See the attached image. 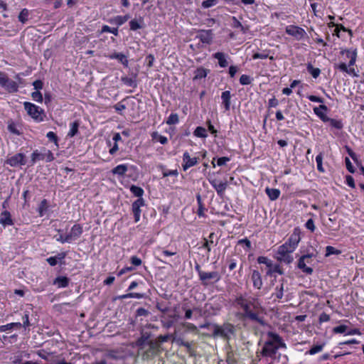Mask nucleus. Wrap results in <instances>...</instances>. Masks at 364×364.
<instances>
[{
	"instance_id": "obj_9",
	"label": "nucleus",
	"mask_w": 364,
	"mask_h": 364,
	"mask_svg": "<svg viewBox=\"0 0 364 364\" xmlns=\"http://www.w3.org/2000/svg\"><path fill=\"white\" fill-rule=\"evenodd\" d=\"M0 86L10 93L17 92L18 89V85L16 82L9 79L8 76L3 73H0Z\"/></svg>"
},
{
	"instance_id": "obj_46",
	"label": "nucleus",
	"mask_w": 364,
	"mask_h": 364,
	"mask_svg": "<svg viewBox=\"0 0 364 364\" xmlns=\"http://www.w3.org/2000/svg\"><path fill=\"white\" fill-rule=\"evenodd\" d=\"M105 32L111 33L116 36H118L119 33L117 28H111L109 26L104 25L102 28L101 33Z\"/></svg>"
},
{
	"instance_id": "obj_19",
	"label": "nucleus",
	"mask_w": 364,
	"mask_h": 364,
	"mask_svg": "<svg viewBox=\"0 0 364 364\" xmlns=\"http://www.w3.org/2000/svg\"><path fill=\"white\" fill-rule=\"evenodd\" d=\"M0 224L4 227L14 225L13 220L9 211L4 210L0 215Z\"/></svg>"
},
{
	"instance_id": "obj_15",
	"label": "nucleus",
	"mask_w": 364,
	"mask_h": 364,
	"mask_svg": "<svg viewBox=\"0 0 364 364\" xmlns=\"http://www.w3.org/2000/svg\"><path fill=\"white\" fill-rule=\"evenodd\" d=\"M208 181L212 185V186L215 189L217 193L220 196H222L228 186L226 181H219L216 178H209Z\"/></svg>"
},
{
	"instance_id": "obj_4",
	"label": "nucleus",
	"mask_w": 364,
	"mask_h": 364,
	"mask_svg": "<svg viewBox=\"0 0 364 364\" xmlns=\"http://www.w3.org/2000/svg\"><path fill=\"white\" fill-rule=\"evenodd\" d=\"M342 53L346 54V57L350 59L348 65H347L345 63H340L334 65L335 69H338L341 72L346 73L353 77H358V75L355 71V68H351L353 66L356 62L357 58V50H346L342 51Z\"/></svg>"
},
{
	"instance_id": "obj_39",
	"label": "nucleus",
	"mask_w": 364,
	"mask_h": 364,
	"mask_svg": "<svg viewBox=\"0 0 364 364\" xmlns=\"http://www.w3.org/2000/svg\"><path fill=\"white\" fill-rule=\"evenodd\" d=\"M151 137L153 139L159 141L161 144H166L168 142L166 136H162L156 132L152 133Z\"/></svg>"
},
{
	"instance_id": "obj_42",
	"label": "nucleus",
	"mask_w": 364,
	"mask_h": 364,
	"mask_svg": "<svg viewBox=\"0 0 364 364\" xmlns=\"http://www.w3.org/2000/svg\"><path fill=\"white\" fill-rule=\"evenodd\" d=\"M194 135L198 137L205 138L207 137V131L202 127H198L194 131Z\"/></svg>"
},
{
	"instance_id": "obj_34",
	"label": "nucleus",
	"mask_w": 364,
	"mask_h": 364,
	"mask_svg": "<svg viewBox=\"0 0 364 364\" xmlns=\"http://www.w3.org/2000/svg\"><path fill=\"white\" fill-rule=\"evenodd\" d=\"M29 16V11L27 9H23L18 14V18L20 22L25 23L27 22Z\"/></svg>"
},
{
	"instance_id": "obj_64",
	"label": "nucleus",
	"mask_w": 364,
	"mask_h": 364,
	"mask_svg": "<svg viewBox=\"0 0 364 364\" xmlns=\"http://www.w3.org/2000/svg\"><path fill=\"white\" fill-rule=\"evenodd\" d=\"M33 85L36 91H39L43 88V83L41 80H37L33 82Z\"/></svg>"
},
{
	"instance_id": "obj_41",
	"label": "nucleus",
	"mask_w": 364,
	"mask_h": 364,
	"mask_svg": "<svg viewBox=\"0 0 364 364\" xmlns=\"http://www.w3.org/2000/svg\"><path fill=\"white\" fill-rule=\"evenodd\" d=\"M34 353H36L40 358H41L42 359L46 360V361L50 360V356L52 355V353H48L44 350H39L35 351Z\"/></svg>"
},
{
	"instance_id": "obj_48",
	"label": "nucleus",
	"mask_w": 364,
	"mask_h": 364,
	"mask_svg": "<svg viewBox=\"0 0 364 364\" xmlns=\"http://www.w3.org/2000/svg\"><path fill=\"white\" fill-rule=\"evenodd\" d=\"M144 295L143 294L140 293H129L126 294H123L119 296L120 299H127V298H135V299H141L143 298Z\"/></svg>"
},
{
	"instance_id": "obj_24",
	"label": "nucleus",
	"mask_w": 364,
	"mask_h": 364,
	"mask_svg": "<svg viewBox=\"0 0 364 364\" xmlns=\"http://www.w3.org/2000/svg\"><path fill=\"white\" fill-rule=\"evenodd\" d=\"M66 257L65 252H60L54 257H50L47 258V262L50 266H55L57 264L58 261L63 260Z\"/></svg>"
},
{
	"instance_id": "obj_1",
	"label": "nucleus",
	"mask_w": 364,
	"mask_h": 364,
	"mask_svg": "<svg viewBox=\"0 0 364 364\" xmlns=\"http://www.w3.org/2000/svg\"><path fill=\"white\" fill-rule=\"evenodd\" d=\"M300 239L299 231L295 229L287 241L278 247L277 259L286 264L291 263L294 260L291 254L297 247Z\"/></svg>"
},
{
	"instance_id": "obj_38",
	"label": "nucleus",
	"mask_w": 364,
	"mask_h": 364,
	"mask_svg": "<svg viewBox=\"0 0 364 364\" xmlns=\"http://www.w3.org/2000/svg\"><path fill=\"white\" fill-rule=\"evenodd\" d=\"M325 346V343H322L320 345H316L311 348V349L306 353V354L309 355H315L318 353H320L323 350V347Z\"/></svg>"
},
{
	"instance_id": "obj_63",
	"label": "nucleus",
	"mask_w": 364,
	"mask_h": 364,
	"mask_svg": "<svg viewBox=\"0 0 364 364\" xmlns=\"http://www.w3.org/2000/svg\"><path fill=\"white\" fill-rule=\"evenodd\" d=\"M306 228L309 230H310L311 232H314L315 230V225L314 222L312 219H309L307 222L306 223Z\"/></svg>"
},
{
	"instance_id": "obj_37",
	"label": "nucleus",
	"mask_w": 364,
	"mask_h": 364,
	"mask_svg": "<svg viewBox=\"0 0 364 364\" xmlns=\"http://www.w3.org/2000/svg\"><path fill=\"white\" fill-rule=\"evenodd\" d=\"M79 123L77 121L73 122L70 124V129L68 134V136L73 137L77 134L78 132Z\"/></svg>"
},
{
	"instance_id": "obj_16",
	"label": "nucleus",
	"mask_w": 364,
	"mask_h": 364,
	"mask_svg": "<svg viewBox=\"0 0 364 364\" xmlns=\"http://www.w3.org/2000/svg\"><path fill=\"white\" fill-rule=\"evenodd\" d=\"M82 227L80 224L74 225L69 233L67 234L70 243L77 240L82 234Z\"/></svg>"
},
{
	"instance_id": "obj_57",
	"label": "nucleus",
	"mask_w": 364,
	"mask_h": 364,
	"mask_svg": "<svg viewBox=\"0 0 364 364\" xmlns=\"http://www.w3.org/2000/svg\"><path fill=\"white\" fill-rule=\"evenodd\" d=\"M46 136L50 141H53L58 146V136L53 132H48Z\"/></svg>"
},
{
	"instance_id": "obj_62",
	"label": "nucleus",
	"mask_w": 364,
	"mask_h": 364,
	"mask_svg": "<svg viewBox=\"0 0 364 364\" xmlns=\"http://www.w3.org/2000/svg\"><path fill=\"white\" fill-rule=\"evenodd\" d=\"M130 260L134 266L138 267L141 264V259L136 256H132Z\"/></svg>"
},
{
	"instance_id": "obj_20",
	"label": "nucleus",
	"mask_w": 364,
	"mask_h": 364,
	"mask_svg": "<svg viewBox=\"0 0 364 364\" xmlns=\"http://www.w3.org/2000/svg\"><path fill=\"white\" fill-rule=\"evenodd\" d=\"M251 280L253 286L257 289H260L262 287V280L261 274L257 270H253L251 274Z\"/></svg>"
},
{
	"instance_id": "obj_3",
	"label": "nucleus",
	"mask_w": 364,
	"mask_h": 364,
	"mask_svg": "<svg viewBox=\"0 0 364 364\" xmlns=\"http://www.w3.org/2000/svg\"><path fill=\"white\" fill-rule=\"evenodd\" d=\"M268 340L264 343L262 350V355L264 357L272 358L280 348H286V344L282 341L279 335L272 332L267 334Z\"/></svg>"
},
{
	"instance_id": "obj_60",
	"label": "nucleus",
	"mask_w": 364,
	"mask_h": 364,
	"mask_svg": "<svg viewBox=\"0 0 364 364\" xmlns=\"http://www.w3.org/2000/svg\"><path fill=\"white\" fill-rule=\"evenodd\" d=\"M283 290H284L283 284H281L279 288L278 287H277L275 296L277 299H280L283 297Z\"/></svg>"
},
{
	"instance_id": "obj_5",
	"label": "nucleus",
	"mask_w": 364,
	"mask_h": 364,
	"mask_svg": "<svg viewBox=\"0 0 364 364\" xmlns=\"http://www.w3.org/2000/svg\"><path fill=\"white\" fill-rule=\"evenodd\" d=\"M23 107L27 114L36 122H41L46 117L44 110L38 106L29 102H25Z\"/></svg>"
},
{
	"instance_id": "obj_14",
	"label": "nucleus",
	"mask_w": 364,
	"mask_h": 364,
	"mask_svg": "<svg viewBox=\"0 0 364 364\" xmlns=\"http://www.w3.org/2000/svg\"><path fill=\"white\" fill-rule=\"evenodd\" d=\"M145 205L144 198H138L132 205V210L134 214V221L139 222L141 217V207Z\"/></svg>"
},
{
	"instance_id": "obj_13",
	"label": "nucleus",
	"mask_w": 364,
	"mask_h": 364,
	"mask_svg": "<svg viewBox=\"0 0 364 364\" xmlns=\"http://www.w3.org/2000/svg\"><path fill=\"white\" fill-rule=\"evenodd\" d=\"M6 163L12 167L24 165L26 164L25 156L21 153L16 154L14 156L8 157Z\"/></svg>"
},
{
	"instance_id": "obj_47",
	"label": "nucleus",
	"mask_w": 364,
	"mask_h": 364,
	"mask_svg": "<svg viewBox=\"0 0 364 364\" xmlns=\"http://www.w3.org/2000/svg\"><path fill=\"white\" fill-rule=\"evenodd\" d=\"M178 121L179 119L177 114H171L166 120V124L169 125L176 124Z\"/></svg>"
},
{
	"instance_id": "obj_30",
	"label": "nucleus",
	"mask_w": 364,
	"mask_h": 364,
	"mask_svg": "<svg viewBox=\"0 0 364 364\" xmlns=\"http://www.w3.org/2000/svg\"><path fill=\"white\" fill-rule=\"evenodd\" d=\"M19 127V125L13 121H9L8 122V130L13 134L17 136L21 135V132Z\"/></svg>"
},
{
	"instance_id": "obj_7",
	"label": "nucleus",
	"mask_w": 364,
	"mask_h": 364,
	"mask_svg": "<svg viewBox=\"0 0 364 364\" xmlns=\"http://www.w3.org/2000/svg\"><path fill=\"white\" fill-rule=\"evenodd\" d=\"M235 304L244 310V314H247L248 311L252 309V308L254 310H258L262 308L259 300L256 298L247 299L240 296L235 299Z\"/></svg>"
},
{
	"instance_id": "obj_43",
	"label": "nucleus",
	"mask_w": 364,
	"mask_h": 364,
	"mask_svg": "<svg viewBox=\"0 0 364 364\" xmlns=\"http://www.w3.org/2000/svg\"><path fill=\"white\" fill-rule=\"evenodd\" d=\"M322 161H323V154L322 153H320L318 154L316 157V162L317 165V169L321 173H323L325 171L323 165H322Z\"/></svg>"
},
{
	"instance_id": "obj_8",
	"label": "nucleus",
	"mask_w": 364,
	"mask_h": 364,
	"mask_svg": "<svg viewBox=\"0 0 364 364\" xmlns=\"http://www.w3.org/2000/svg\"><path fill=\"white\" fill-rule=\"evenodd\" d=\"M235 333V326L231 323H225L223 326H217L213 331L214 336L230 339Z\"/></svg>"
},
{
	"instance_id": "obj_6",
	"label": "nucleus",
	"mask_w": 364,
	"mask_h": 364,
	"mask_svg": "<svg viewBox=\"0 0 364 364\" xmlns=\"http://www.w3.org/2000/svg\"><path fill=\"white\" fill-rule=\"evenodd\" d=\"M235 304L244 310V314H247L248 311L252 309V308L254 310H258L262 308L259 300L256 298L247 299L240 296L235 299Z\"/></svg>"
},
{
	"instance_id": "obj_51",
	"label": "nucleus",
	"mask_w": 364,
	"mask_h": 364,
	"mask_svg": "<svg viewBox=\"0 0 364 364\" xmlns=\"http://www.w3.org/2000/svg\"><path fill=\"white\" fill-rule=\"evenodd\" d=\"M43 160H46L47 162L53 161V154L49 150L46 151L45 153H43Z\"/></svg>"
},
{
	"instance_id": "obj_54",
	"label": "nucleus",
	"mask_w": 364,
	"mask_h": 364,
	"mask_svg": "<svg viewBox=\"0 0 364 364\" xmlns=\"http://www.w3.org/2000/svg\"><path fill=\"white\" fill-rule=\"evenodd\" d=\"M348 329V326L346 325H340L338 326H336L333 329V332L335 333H343L346 331Z\"/></svg>"
},
{
	"instance_id": "obj_59",
	"label": "nucleus",
	"mask_w": 364,
	"mask_h": 364,
	"mask_svg": "<svg viewBox=\"0 0 364 364\" xmlns=\"http://www.w3.org/2000/svg\"><path fill=\"white\" fill-rule=\"evenodd\" d=\"M159 252H160V255H163L165 257H171V256H173L176 254V252H171V251L163 250L161 248L159 249Z\"/></svg>"
},
{
	"instance_id": "obj_33",
	"label": "nucleus",
	"mask_w": 364,
	"mask_h": 364,
	"mask_svg": "<svg viewBox=\"0 0 364 364\" xmlns=\"http://www.w3.org/2000/svg\"><path fill=\"white\" fill-rule=\"evenodd\" d=\"M208 71L203 68H198L195 71L194 80H200L205 78L207 76Z\"/></svg>"
},
{
	"instance_id": "obj_55",
	"label": "nucleus",
	"mask_w": 364,
	"mask_h": 364,
	"mask_svg": "<svg viewBox=\"0 0 364 364\" xmlns=\"http://www.w3.org/2000/svg\"><path fill=\"white\" fill-rule=\"evenodd\" d=\"M217 2V0H205L202 3V6L205 9H208L215 6Z\"/></svg>"
},
{
	"instance_id": "obj_53",
	"label": "nucleus",
	"mask_w": 364,
	"mask_h": 364,
	"mask_svg": "<svg viewBox=\"0 0 364 364\" xmlns=\"http://www.w3.org/2000/svg\"><path fill=\"white\" fill-rule=\"evenodd\" d=\"M31 97L33 100H35L38 102H43V96L40 91H35V92H32Z\"/></svg>"
},
{
	"instance_id": "obj_44",
	"label": "nucleus",
	"mask_w": 364,
	"mask_h": 364,
	"mask_svg": "<svg viewBox=\"0 0 364 364\" xmlns=\"http://www.w3.org/2000/svg\"><path fill=\"white\" fill-rule=\"evenodd\" d=\"M109 22L112 24H115L117 26H120L124 23L122 16H117L109 20Z\"/></svg>"
},
{
	"instance_id": "obj_23",
	"label": "nucleus",
	"mask_w": 364,
	"mask_h": 364,
	"mask_svg": "<svg viewBox=\"0 0 364 364\" xmlns=\"http://www.w3.org/2000/svg\"><path fill=\"white\" fill-rule=\"evenodd\" d=\"M198 36L202 43H210L213 39V33L211 30L202 31Z\"/></svg>"
},
{
	"instance_id": "obj_21",
	"label": "nucleus",
	"mask_w": 364,
	"mask_h": 364,
	"mask_svg": "<svg viewBox=\"0 0 364 364\" xmlns=\"http://www.w3.org/2000/svg\"><path fill=\"white\" fill-rule=\"evenodd\" d=\"M328 108L326 105H321L318 107L314 108V113L323 121V122H327L329 119V117H328L326 114V112H327Z\"/></svg>"
},
{
	"instance_id": "obj_40",
	"label": "nucleus",
	"mask_w": 364,
	"mask_h": 364,
	"mask_svg": "<svg viewBox=\"0 0 364 364\" xmlns=\"http://www.w3.org/2000/svg\"><path fill=\"white\" fill-rule=\"evenodd\" d=\"M14 326L21 327V323L20 322L10 323L6 325L0 326V331H6L12 329Z\"/></svg>"
},
{
	"instance_id": "obj_52",
	"label": "nucleus",
	"mask_w": 364,
	"mask_h": 364,
	"mask_svg": "<svg viewBox=\"0 0 364 364\" xmlns=\"http://www.w3.org/2000/svg\"><path fill=\"white\" fill-rule=\"evenodd\" d=\"M326 257L330 256L331 255H338L341 252L339 250L335 249L332 246H327L326 247Z\"/></svg>"
},
{
	"instance_id": "obj_32",
	"label": "nucleus",
	"mask_w": 364,
	"mask_h": 364,
	"mask_svg": "<svg viewBox=\"0 0 364 364\" xmlns=\"http://www.w3.org/2000/svg\"><path fill=\"white\" fill-rule=\"evenodd\" d=\"M130 191L134 195V196L138 197L139 198H143L142 196L144 195V191L141 187L132 185L130 187Z\"/></svg>"
},
{
	"instance_id": "obj_36",
	"label": "nucleus",
	"mask_w": 364,
	"mask_h": 364,
	"mask_svg": "<svg viewBox=\"0 0 364 364\" xmlns=\"http://www.w3.org/2000/svg\"><path fill=\"white\" fill-rule=\"evenodd\" d=\"M307 70L314 78H317L321 73V70L319 68H314L313 65L311 64L307 65Z\"/></svg>"
},
{
	"instance_id": "obj_26",
	"label": "nucleus",
	"mask_w": 364,
	"mask_h": 364,
	"mask_svg": "<svg viewBox=\"0 0 364 364\" xmlns=\"http://www.w3.org/2000/svg\"><path fill=\"white\" fill-rule=\"evenodd\" d=\"M214 58L218 60V64L221 68H225L228 66V61L225 58V55L223 53L218 52L213 55Z\"/></svg>"
},
{
	"instance_id": "obj_18",
	"label": "nucleus",
	"mask_w": 364,
	"mask_h": 364,
	"mask_svg": "<svg viewBox=\"0 0 364 364\" xmlns=\"http://www.w3.org/2000/svg\"><path fill=\"white\" fill-rule=\"evenodd\" d=\"M109 59H116L120 63H122L124 67H128L129 65V61L127 60V57L122 53H113L109 55H105Z\"/></svg>"
},
{
	"instance_id": "obj_61",
	"label": "nucleus",
	"mask_w": 364,
	"mask_h": 364,
	"mask_svg": "<svg viewBox=\"0 0 364 364\" xmlns=\"http://www.w3.org/2000/svg\"><path fill=\"white\" fill-rule=\"evenodd\" d=\"M232 26L233 28H240V29H241V28H242V29L243 28V27H242V26L241 23H240V22L237 19V18H236V17L232 16Z\"/></svg>"
},
{
	"instance_id": "obj_27",
	"label": "nucleus",
	"mask_w": 364,
	"mask_h": 364,
	"mask_svg": "<svg viewBox=\"0 0 364 364\" xmlns=\"http://www.w3.org/2000/svg\"><path fill=\"white\" fill-rule=\"evenodd\" d=\"M265 192L271 200H277L280 196V191L277 188H267Z\"/></svg>"
},
{
	"instance_id": "obj_22",
	"label": "nucleus",
	"mask_w": 364,
	"mask_h": 364,
	"mask_svg": "<svg viewBox=\"0 0 364 364\" xmlns=\"http://www.w3.org/2000/svg\"><path fill=\"white\" fill-rule=\"evenodd\" d=\"M258 310H255L256 312H252V309L248 311L247 314H244V316L248 318L251 321H255L262 326L265 325V322L262 317H260L257 313Z\"/></svg>"
},
{
	"instance_id": "obj_31",
	"label": "nucleus",
	"mask_w": 364,
	"mask_h": 364,
	"mask_svg": "<svg viewBox=\"0 0 364 364\" xmlns=\"http://www.w3.org/2000/svg\"><path fill=\"white\" fill-rule=\"evenodd\" d=\"M142 23H143L142 18H139V19H138V20L133 19V20L130 21V22H129L130 29L132 31H136L142 27Z\"/></svg>"
},
{
	"instance_id": "obj_49",
	"label": "nucleus",
	"mask_w": 364,
	"mask_h": 364,
	"mask_svg": "<svg viewBox=\"0 0 364 364\" xmlns=\"http://www.w3.org/2000/svg\"><path fill=\"white\" fill-rule=\"evenodd\" d=\"M327 122H329L331 126L336 129H340L343 127V124L340 120L329 118V119Z\"/></svg>"
},
{
	"instance_id": "obj_45",
	"label": "nucleus",
	"mask_w": 364,
	"mask_h": 364,
	"mask_svg": "<svg viewBox=\"0 0 364 364\" xmlns=\"http://www.w3.org/2000/svg\"><path fill=\"white\" fill-rule=\"evenodd\" d=\"M257 262L259 264H265L267 267L269 268H271L272 267V262L271 259H268L267 257H263V256H261V257H259L257 258Z\"/></svg>"
},
{
	"instance_id": "obj_28",
	"label": "nucleus",
	"mask_w": 364,
	"mask_h": 364,
	"mask_svg": "<svg viewBox=\"0 0 364 364\" xmlns=\"http://www.w3.org/2000/svg\"><path fill=\"white\" fill-rule=\"evenodd\" d=\"M69 279L66 277H58L53 281V284L58 288L66 287L68 285Z\"/></svg>"
},
{
	"instance_id": "obj_2",
	"label": "nucleus",
	"mask_w": 364,
	"mask_h": 364,
	"mask_svg": "<svg viewBox=\"0 0 364 364\" xmlns=\"http://www.w3.org/2000/svg\"><path fill=\"white\" fill-rule=\"evenodd\" d=\"M139 346V354L142 359L149 360L154 358L159 352L160 344L156 341H148L146 337L142 336L137 341Z\"/></svg>"
},
{
	"instance_id": "obj_12",
	"label": "nucleus",
	"mask_w": 364,
	"mask_h": 364,
	"mask_svg": "<svg viewBox=\"0 0 364 364\" xmlns=\"http://www.w3.org/2000/svg\"><path fill=\"white\" fill-rule=\"evenodd\" d=\"M285 31L288 35L291 36L297 41L302 39L306 34L304 29L294 25L287 26Z\"/></svg>"
},
{
	"instance_id": "obj_29",
	"label": "nucleus",
	"mask_w": 364,
	"mask_h": 364,
	"mask_svg": "<svg viewBox=\"0 0 364 364\" xmlns=\"http://www.w3.org/2000/svg\"><path fill=\"white\" fill-rule=\"evenodd\" d=\"M128 170V166L126 164H120L117 166L112 170V173L114 175L122 176Z\"/></svg>"
},
{
	"instance_id": "obj_11",
	"label": "nucleus",
	"mask_w": 364,
	"mask_h": 364,
	"mask_svg": "<svg viewBox=\"0 0 364 364\" xmlns=\"http://www.w3.org/2000/svg\"><path fill=\"white\" fill-rule=\"evenodd\" d=\"M220 274L218 272L216 271L200 272L199 279L202 284L205 286L208 285L210 281H213V282H218L220 280Z\"/></svg>"
},
{
	"instance_id": "obj_10",
	"label": "nucleus",
	"mask_w": 364,
	"mask_h": 364,
	"mask_svg": "<svg viewBox=\"0 0 364 364\" xmlns=\"http://www.w3.org/2000/svg\"><path fill=\"white\" fill-rule=\"evenodd\" d=\"M312 257V254L304 255L301 256L298 261L297 267L306 274H311L314 272L313 268L308 266L309 264H311Z\"/></svg>"
},
{
	"instance_id": "obj_50",
	"label": "nucleus",
	"mask_w": 364,
	"mask_h": 364,
	"mask_svg": "<svg viewBox=\"0 0 364 364\" xmlns=\"http://www.w3.org/2000/svg\"><path fill=\"white\" fill-rule=\"evenodd\" d=\"M252 82V80L249 75H242L240 77V82L241 85H250Z\"/></svg>"
},
{
	"instance_id": "obj_56",
	"label": "nucleus",
	"mask_w": 364,
	"mask_h": 364,
	"mask_svg": "<svg viewBox=\"0 0 364 364\" xmlns=\"http://www.w3.org/2000/svg\"><path fill=\"white\" fill-rule=\"evenodd\" d=\"M31 160L33 163H35L36 161L43 160V154L38 153L37 151H33L31 155Z\"/></svg>"
},
{
	"instance_id": "obj_25",
	"label": "nucleus",
	"mask_w": 364,
	"mask_h": 364,
	"mask_svg": "<svg viewBox=\"0 0 364 364\" xmlns=\"http://www.w3.org/2000/svg\"><path fill=\"white\" fill-rule=\"evenodd\" d=\"M230 98L231 95L230 91H225L222 92L221 99L223 104L224 105L225 110H229L230 107Z\"/></svg>"
},
{
	"instance_id": "obj_17",
	"label": "nucleus",
	"mask_w": 364,
	"mask_h": 364,
	"mask_svg": "<svg viewBox=\"0 0 364 364\" xmlns=\"http://www.w3.org/2000/svg\"><path fill=\"white\" fill-rule=\"evenodd\" d=\"M198 164V158L191 157L188 152L186 151L183 154V169L184 171L188 170L189 168L196 165Z\"/></svg>"
},
{
	"instance_id": "obj_58",
	"label": "nucleus",
	"mask_w": 364,
	"mask_h": 364,
	"mask_svg": "<svg viewBox=\"0 0 364 364\" xmlns=\"http://www.w3.org/2000/svg\"><path fill=\"white\" fill-rule=\"evenodd\" d=\"M178 175V172L176 169L175 170H166L163 171V177H167L170 176H177Z\"/></svg>"
},
{
	"instance_id": "obj_35",
	"label": "nucleus",
	"mask_w": 364,
	"mask_h": 364,
	"mask_svg": "<svg viewBox=\"0 0 364 364\" xmlns=\"http://www.w3.org/2000/svg\"><path fill=\"white\" fill-rule=\"evenodd\" d=\"M48 206L47 200L46 199L43 200L41 202L39 207L38 208V212L40 217H43L45 215V213L48 210Z\"/></svg>"
}]
</instances>
